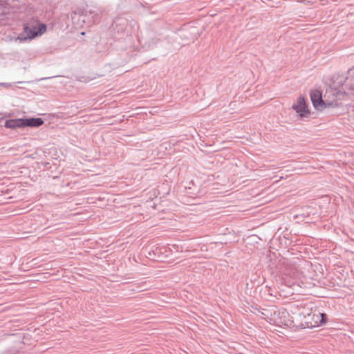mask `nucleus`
<instances>
[{"mask_svg":"<svg viewBox=\"0 0 354 354\" xmlns=\"http://www.w3.org/2000/svg\"><path fill=\"white\" fill-rule=\"evenodd\" d=\"M304 320L302 322L301 326L304 328H313L322 325L326 322V315L317 312L316 310L304 315Z\"/></svg>","mask_w":354,"mask_h":354,"instance_id":"1","label":"nucleus"},{"mask_svg":"<svg viewBox=\"0 0 354 354\" xmlns=\"http://www.w3.org/2000/svg\"><path fill=\"white\" fill-rule=\"evenodd\" d=\"M305 277L302 273L297 269H291L289 273L285 274V277L283 278V283L295 289V287H306L304 283Z\"/></svg>","mask_w":354,"mask_h":354,"instance_id":"2","label":"nucleus"},{"mask_svg":"<svg viewBox=\"0 0 354 354\" xmlns=\"http://www.w3.org/2000/svg\"><path fill=\"white\" fill-rule=\"evenodd\" d=\"M129 26V20L122 17L115 18L111 25V30L114 37H117V35L123 33L126 31Z\"/></svg>","mask_w":354,"mask_h":354,"instance_id":"3","label":"nucleus"},{"mask_svg":"<svg viewBox=\"0 0 354 354\" xmlns=\"http://www.w3.org/2000/svg\"><path fill=\"white\" fill-rule=\"evenodd\" d=\"M292 108L301 117H305L310 114V111L306 105L305 98L303 96H299L298 97L297 102L292 105Z\"/></svg>","mask_w":354,"mask_h":354,"instance_id":"4","label":"nucleus"},{"mask_svg":"<svg viewBox=\"0 0 354 354\" xmlns=\"http://www.w3.org/2000/svg\"><path fill=\"white\" fill-rule=\"evenodd\" d=\"M310 99L314 107L316 109L326 106L322 99V93L317 90L310 93Z\"/></svg>","mask_w":354,"mask_h":354,"instance_id":"5","label":"nucleus"},{"mask_svg":"<svg viewBox=\"0 0 354 354\" xmlns=\"http://www.w3.org/2000/svg\"><path fill=\"white\" fill-rule=\"evenodd\" d=\"M85 17H91L93 23L97 22L99 20L100 15L102 13V10L97 7H90L87 8L85 10Z\"/></svg>","mask_w":354,"mask_h":354,"instance_id":"6","label":"nucleus"},{"mask_svg":"<svg viewBox=\"0 0 354 354\" xmlns=\"http://www.w3.org/2000/svg\"><path fill=\"white\" fill-rule=\"evenodd\" d=\"M37 26H30L26 24L24 26V33L26 35L25 37H22L21 35L18 37V39L21 41H24L26 39H33L37 37Z\"/></svg>","mask_w":354,"mask_h":354,"instance_id":"7","label":"nucleus"},{"mask_svg":"<svg viewBox=\"0 0 354 354\" xmlns=\"http://www.w3.org/2000/svg\"><path fill=\"white\" fill-rule=\"evenodd\" d=\"M24 127H39L44 124V120L41 118H23Z\"/></svg>","mask_w":354,"mask_h":354,"instance_id":"8","label":"nucleus"},{"mask_svg":"<svg viewBox=\"0 0 354 354\" xmlns=\"http://www.w3.org/2000/svg\"><path fill=\"white\" fill-rule=\"evenodd\" d=\"M5 127L9 129L24 128L23 118L11 119L6 121Z\"/></svg>","mask_w":354,"mask_h":354,"instance_id":"9","label":"nucleus"},{"mask_svg":"<svg viewBox=\"0 0 354 354\" xmlns=\"http://www.w3.org/2000/svg\"><path fill=\"white\" fill-rule=\"evenodd\" d=\"M37 36L43 34L46 30V26L44 24H39L37 26Z\"/></svg>","mask_w":354,"mask_h":354,"instance_id":"10","label":"nucleus"},{"mask_svg":"<svg viewBox=\"0 0 354 354\" xmlns=\"http://www.w3.org/2000/svg\"><path fill=\"white\" fill-rule=\"evenodd\" d=\"M13 85L12 83H7V82H1L0 83V86H4L6 88H10Z\"/></svg>","mask_w":354,"mask_h":354,"instance_id":"11","label":"nucleus"},{"mask_svg":"<svg viewBox=\"0 0 354 354\" xmlns=\"http://www.w3.org/2000/svg\"><path fill=\"white\" fill-rule=\"evenodd\" d=\"M350 88L354 91V84L350 86Z\"/></svg>","mask_w":354,"mask_h":354,"instance_id":"12","label":"nucleus"},{"mask_svg":"<svg viewBox=\"0 0 354 354\" xmlns=\"http://www.w3.org/2000/svg\"><path fill=\"white\" fill-rule=\"evenodd\" d=\"M84 34H85V32H81V35H84Z\"/></svg>","mask_w":354,"mask_h":354,"instance_id":"13","label":"nucleus"},{"mask_svg":"<svg viewBox=\"0 0 354 354\" xmlns=\"http://www.w3.org/2000/svg\"><path fill=\"white\" fill-rule=\"evenodd\" d=\"M17 84H21V83H23V82H17Z\"/></svg>","mask_w":354,"mask_h":354,"instance_id":"14","label":"nucleus"}]
</instances>
